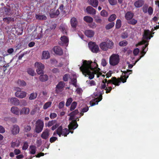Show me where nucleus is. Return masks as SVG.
<instances>
[{
	"label": "nucleus",
	"instance_id": "1",
	"mask_svg": "<svg viewBox=\"0 0 159 159\" xmlns=\"http://www.w3.org/2000/svg\"><path fill=\"white\" fill-rule=\"evenodd\" d=\"M83 65L80 68V70L85 76L86 75H89V78L90 80L93 79L94 75L97 73L94 68L91 66V63L92 61H90L84 60L83 61Z\"/></svg>",
	"mask_w": 159,
	"mask_h": 159
},
{
	"label": "nucleus",
	"instance_id": "2",
	"mask_svg": "<svg viewBox=\"0 0 159 159\" xmlns=\"http://www.w3.org/2000/svg\"><path fill=\"white\" fill-rule=\"evenodd\" d=\"M78 126V125L76 122V120H73L68 126L69 129L65 128L62 129V135L65 137L67 136L70 133V130H74L76 129Z\"/></svg>",
	"mask_w": 159,
	"mask_h": 159
},
{
	"label": "nucleus",
	"instance_id": "3",
	"mask_svg": "<svg viewBox=\"0 0 159 159\" xmlns=\"http://www.w3.org/2000/svg\"><path fill=\"white\" fill-rule=\"evenodd\" d=\"M104 93V91L102 90V91H100L98 94L97 93L95 95L96 98L92 99L90 102V104L91 106H94L95 105L98 104L99 102L102 99V95Z\"/></svg>",
	"mask_w": 159,
	"mask_h": 159
},
{
	"label": "nucleus",
	"instance_id": "4",
	"mask_svg": "<svg viewBox=\"0 0 159 159\" xmlns=\"http://www.w3.org/2000/svg\"><path fill=\"white\" fill-rule=\"evenodd\" d=\"M114 43L112 41H109L107 42H103L99 44L100 48L103 51H107L108 49L113 48Z\"/></svg>",
	"mask_w": 159,
	"mask_h": 159
},
{
	"label": "nucleus",
	"instance_id": "5",
	"mask_svg": "<svg viewBox=\"0 0 159 159\" xmlns=\"http://www.w3.org/2000/svg\"><path fill=\"white\" fill-rule=\"evenodd\" d=\"M121 71L122 72V70ZM132 72V70L129 69L127 70L126 71H123L122 75L120 78H118V79L120 80V82H122L123 83H125L129 75L131 74Z\"/></svg>",
	"mask_w": 159,
	"mask_h": 159
},
{
	"label": "nucleus",
	"instance_id": "6",
	"mask_svg": "<svg viewBox=\"0 0 159 159\" xmlns=\"http://www.w3.org/2000/svg\"><path fill=\"white\" fill-rule=\"evenodd\" d=\"M44 126V123L41 120H38L35 125V131L37 133H40L43 129Z\"/></svg>",
	"mask_w": 159,
	"mask_h": 159
},
{
	"label": "nucleus",
	"instance_id": "7",
	"mask_svg": "<svg viewBox=\"0 0 159 159\" xmlns=\"http://www.w3.org/2000/svg\"><path fill=\"white\" fill-rule=\"evenodd\" d=\"M119 57L117 54H113L110 58L109 63L112 66H116L118 64L119 62Z\"/></svg>",
	"mask_w": 159,
	"mask_h": 159
},
{
	"label": "nucleus",
	"instance_id": "8",
	"mask_svg": "<svg viewBox=\"0 0 159 159\" xmlns=\"http://www.w3.org/2000/svg\"><path fill=\"white\" fill-rule=\"evenodd\" d=\"M154 30V29H152L151 30L152 32H151L148 30H145L144 31L143 34V38L146 40H150L151 38L153 37L152 34H154V32H153Z\"/></svg>",
	"mask_w": 159,
	"mask_h": 159
},
{
	"label": "nucleus",
	"instance_id": "9",
	"mask_svg": "<svg viewBox=\"0 0 159 159\" xmlns=\"http://www.w3.org/2000/svg\"><path fill=\"white\" fill-rule=\"evenodd\" d=\"M90 49L93 53H97L99 51V48L98 45H96L95 42H90L88 43Z\"/></svg>",
	"mask_w": 159,
	"mask_h": 159
},
{
	"label": "nucleus",
	"instance_id": "10",
	"mask_svg": "<svg viewBox=\"0 0 159 159\" xmlns=\"http://www.w3.org/2000/svg\"><path fill=\"white\" fill-rule=\"evenodd\" d=\"M65 85V83L63 81L59 82L55 88V92L58 94L61 92L63 90Z\"/></svg>",
	"mask_w": 159,
	"mask_h": 159
},
{
	"label": "nucleus",
	"instance_id": "11",
	"mask_svg": "<svg viewBox=\"0 0 159 159\" xmlns=\"http://www.w3.org/2000/svg\"><path fill=\"white\" fill-rule=\"evenodd\" d=\"M37 67L36 72L39 75L43 74L44 73L43 70L44 68V65L40 62H37L35 64Z\"/></svg>",
	"mask_w": 159,
	"mask_h": 159
},
{
	"label": "nucleus",
	"instance_id": "12",
	"mask_svg": "<svg viewBox=\"0 0 159 159\" xmlns=\"http://www.w3.org/2000/svg\"><path fill=\"white\" fill-rule=\"evenodd\" d=\"M16 92L15 93V95L16 97L22 98L26 97V93L25 91H22L21 89L19 88H16Z\"/></svg>",
	"mask_w": 159,
	"mask_h": 159
},
{
	"label": "nucleus",
	"instance_id": "13",
	"mask_svg": "<svg viewBox=\"0 0 159 159\" xmlns=\"http://www.w3.org/2000/svg\"><path fill=\"white\" fill-rule=\"evenodd\" d=\"M120 80L116 78L115 77H112L111 80H107V82L106 83L107 86H108L109 84H112L116 86H118L120 85Z\"/></svg>",
	"mask_w": 159,
	"mask_h": 159
},
{
	"label": "nucleus",
	"instance_id": "14",
	"mask_svg": "<svg viewBox=\"0 0 159 159\" xmlns=\"http://www.w3.org/2000/svg\"><path fill=\"white\" fill-rule=\"evenodd\" d=\"M11 130L12 134L16 135L19 133L20 128L18 125H15L11 127Z\"/></svg>",
	"mask_w": 159,
	"mask_h": 159
},
{
	"label": "nucleus",
	"instance_id": "15",
	"mask_svg": "<svg viewBox=\"0 0 159 159\" xmlns=\"http://www.w3.org/2000/svg\"><path fill=\"white\" fill-rule=\"evenodd\" d=\"M53 50L56 54L58 55L61 56L63 54L62 50L59 46H55L53 48Z\"/></svg>",
	"mask_w": 159,
	"mask_h": 159
},
{
	"label": "nucleus",
	"instance_id": "16",
	"mask_svg": "<svg viewBox=\"0 0 159 159\" xmlns=\"http://www.w3.org/2000/svg\"><path fill=\"white\" fill-rule=\"evenodd\" d=\"M49 134V130L47 129L42 132L41 137L43 139H47L48 138Z\"/></svg>",
	"mask_w": 159,
	"mask_h": 159
},
{
	"label": "nucleus",
	"instance_id": "17",
	"mask_svg": "<svg viewBox=\"0 0 159 159\" xmlns=\"http://www.w3.org/2000/svg\"><path fill=\"white\" fill-rule=\"evenodd\" d=\"M11 111L12 113L16 115L19 116L20 114V110L17 107H12L11 109Z\"/></svg>",
	"mask_w": 159,
	"mask_h": 159
},
{
	"label": "nucleus",
	"instance_id": "18",
	"mask_svg": "<svg viewBox=\"0 0 159 159\" xmlns=\"http://www.w3.org/2000/svg\"><path fill=\"white\" fill-rule=\"evenodd\" d=\"M94 32L92 30H86L84 31L85 35L89 38H92L93 37L94 35Z\"/></svg>",
	"mask_w": 159,
	"mask_h": 159
},
{
	"label": "nucleus",
	"instance_id": "19",
	"mask_svg": "<svg viewBox=\"0 0 159 159\" xmlns=\"http://www.w3.org/2000/svg\"><path fill=\"white\" fill-rule=\"evenodd\" d=\"M86 11L88 13L91 15H94L96 14V10L90 6L87 7Z\"/></svg>",
	"mask_w": 159,
	"mask_h": 159
},
{
	"label": "nucleus",
	"instance_id": "20",
	"mask_svg": "<svg viewBox=\"0 0 159 159\" xmlns=\"http://www.w3.org/2000/svg\"><path fill=\"white\" fill-rule=\"evenodd\" d=\"M71 25L73 28H76L78 24L77 19L75 17H73L71 18L70 21Z\"/></svg>",
	"mask_w": 159,
	"mask_h": 159
},
{
	"label": "nucleus",
	"instance_id": "21",
	"mask_svg": "<svg viewBox=\"0 0 159 159\" xmlns=\"http://www.w3.org/2000/svg\"><path fill=\"white\" fill-rule=\"evenodd\" d=\"M60 14V12L58 9L56 11H55L53 9L51 10L50 12L49 13L50 16L52 18L55 17L56 16H58Z\"/></svg>",
	"mask_w": 159,
	"mask_h": 159
},
{
	"label": "nucleus",
	"instance_id": "22",
	"mask_svg": "<svg viewBox=\"0 0 159 159\" xmlns=\"http://www.w3.org/2000/svg\"><path fill=\"white\" fill-rule=\"evenodd\" d=\"M60 39L62 43V45L64 44L68 45L69 41L68 37L65 36H63L61 37Z\"/></svg>",
	"mask_w": 159,
	"mask_h": 159
},
{
	"label": "nucleus",
	"instance_id": "23",
	"mask_svg": "<svg viewBox=\"0 0 159 159\" xmlns=\"http://www.w3.org/2000/svg\"><path fill=\"white\" fill-rule=\"evenodd\" d=\"M11 103L15 106H18L20 104L19 100L16 98H11L10 99Z\"/></svg>",
	"mask_w": 159,
	"mask_h": 159
},
{
	"label": "nucleus",
	"instance_id": "24",
	"mask_svg": "<svg viewBox=\"0 0 159 159\" xmlns=\"http://www.w3.org/2000/svg\"><path fill=\"white\" fill-rule=\"evenodd\" d=\"M144 3V1L143 0H138L135 2L134 6L137 8H139L142 7Z\"/></svg>",
	"mask_w": 159,
	"mask_h": 159
},
{
	"label": "nucleus",
	"instance_id": "25",
	"mask_svg": "<svg viewBox=\"0 0 159 159\" xmlns=\"http://www.w3.org/2000/svg\"><path fill=\"white\" fill-rule=\"evenodd\" d=\"M134 16V14L130 11H128L127 12L125 15V18L128 20L132 19Z\"/></svg>",
	"mask_w": 159,
	"mask_h": 159
},
{
	"label": "nucleus",
	"instance_id": "26",
	"mask_svg": "<svg viewBox=\"0 0 159 159\" xmlns=\"http://www.w3.org/2000/svg\"><path fill=\"white\" fill-rule=\"evenodd\" d=\"M30 109L28 107H24L20 111V115L22 114L27 115L30 112Z\"/></svg>",
	"mask_w": 159,
	"mask_h": 159
},
{
	"label": "nucleus",
	"instance_id": "27",
	"mask_svg": "<svg viewBox=\"0 0 159 159\" xmlns=\"http://www.w3.org/2000/svg\"><path fill=\"white\" fill-rule=\"evenodd\" d=\"M50 57V54L48 51H44L42 54V59H48Z\"/></svg>",
	"mask_w": 159,
	"mask_h": 159
},
{
	"label": "nucleus",
	"instance_id": "28",
	"mask_svg": "<svg viewBox=\"0 0 159 159\" xmlns=\"http://www.w3.org/2000/svg\"><path fill=\"white\" fill-rule=\"evenodd\" d=\"M89 2L90 5L94 7H97L98 5V0H89Z\"/></svg>",
	"mask_w": 159,
	"mask_h": 159
},
{
	"label": "nucleus",
	"instance_id": "29",
	"mask_svg": "<svg viewBox=\"0 0 159 159\" xmlns=\"http://www.w3.org/2000/svg\"><path fill=\"white\" fill-rule=\"evenodd\" d=\"M3 10L6 15H10L11 13V7L9 6L7 7H4Z\"/></svg>",
	"mask_w": 159,
	"mask_h": 159
},
{
	"label": "nucleus",
	"instance_id": "30",
	"mask_svg": "<svg viewBox=\"0 0 159 159\" xmlns=\"http://www.w3.org/2000/svg\"><path fill=\"white\" fill-rule=\"evenodd\" d=\"M39 79L42 82H45L48 80V76L47 75H41L39 77Z\"/></svg>",
	"mask_w": 159,
	"mask_h": 159
},
{
	"label": "nucleus",
	"instance_id": "31",
	"mask_svg": "<svg viewBox=\"0 0 159 159\" xmlns=\"http://www.w3.org/2000/svg\"><path fill=\"white\" fill-rule=\"evenodd\" d=\"M84 20L86 22L88 23H91L93 21V18L89 16H86L84 17Z\"/></svg>",
	"mask_w": 159,
	"mask_h": 159
},
{
	"label": "nucleus",
	"instance_id": "32",
	"mask_svg": "<svg viewBox=\"0 0 159 159\" xmlns=\"http://www.w3.org/2000/svg\"><path fill=\"white\" fill-rule=\"evenodd\" d=\"M3 20L4 22H6L7 24H9L10 22L14 21V18L11 17H7L3 18Z\"/></svg>",
	"mask_w": 159,
	"mask_h": 159
},
{
	"label": "nucleus",
	"instance_id": "33",
	"mask_svg": "<svg viewBox=\"0 0 159 159\" xmlns=\"http://www.w3.org/2000/svg\"><path fill=\"white\" fill-rule=\"evenodd\" d=\"M35 18L36 19L39 20H44L47 19L46 16L43 15H40L38 14H36Z\"/></svg>",
	"mask_w": 159,
	"mask_h": 159
},
{
	"label": "nucleus",
	"instance_id": "34",
	"mask_svg": "<svg viewBox=\"0 0 159 159\" xmlns=\"http://www.w3.org/2000/svg\"><path fill=\"white\" fill-rule=\"evenodd\" d=\"M31 129V126L29 124L25 125L24 127V131L25 132L28 133Z\"/></svg>",
	"mask_w": 159,
	"mask_h": 159
},
{
	"label": "nucleus",
	"instance_id": "35",
	"mask_svg": "<svg viewBox=\"0 0 159 159\" xmlns=\"http://www.w3.org/2000/svg\"><path fill=\"white\" fill-rule=\"evenodd\" d=\"M107 82V79H105L102 81V83L101 84L100 86V89H105L107 87L106 83Z\"/></svg>",
	"mask_w": 159,
	"mask_h": 159
},
{
	"label": "nucleus",
	"instance_id": "36",
	"mask_svg": "<svg viewBox=\"0 0 159 159\" xmlns=\"http://www.w3.org/2000/svg\"><path fill=\"white\" fill-rule=\"evenodd\" d=\"M115 25L114 22H111L107 24L105 26V28L106 30H109L113 27Z\"/></svg>",
	"mask_w": 159,
	"mask_h": 159
},
{
	"label": "nucleus",
	"instance_id": "37",
	"mask_svg": "<svg viewBox=\"0 0 159 159\" xmlns=\"http://www.w3.org/2000/svg\"><path fill=\"white\" fill-rule=\"evenodd\" d=\"M30 153L31 154H34L36 152V147L34 145H31L30 146Z\"/></svg>",
	"mask_w": 159,
	"mask_h": 159
},
{
	"label": "nucleus",
	"instance_id": "38",
	"mask_svg": "<svg viewBox=\"0 0 159 159\" xmlns=\"http://www.w3.org/2000/svg\"><path fill=\"white\" fill-rule=\"evenodd\" d=\"M116 16L115 14L111 15L108 18V20L109 22H112L116 19Z\"/></svg>",
	"mask_w": 159,
	"mask_h": 159
},
{
	"label": "nucleus",
	"instance_id": "39",
	"mask_svg": "<svg viewBox=\"0 0 159 159\" xmlns=\"http://www.w3.org/2000/svg\"><path fill=\"white\" fill-rule=\"evenodd\" d=\"M121 26V21L120 19L117 20L116 24V28L117 29L120 28Z\"/></svg>",
	"mask_w": 159,
	"mask_h": 159
},
{
	"label": "nucleus",
	"instance_id": "40",
	"mask_svg": "<svg viewBox=\"0 0 159 159\" xmlns=\"http://www.w3.org/2000/svg\"><path fill=\"white\" fill-rule=\"evenodd\" d=\"M62 127L61 126L57 129L56 130L57 133L59 137H61L62 134Z\"/></svg>",
	"mask_w": 159,
	"mask_h": 159
},
{
	"label": "nucleus",
	"instance_id": "41",
	"mask_svg": "<svg viewBox=\"0 0 159 159\" xmlns=\"http://www.w3.org/2000/svg\"><path fill=\"white\" fill-rule=\"evenodd\" d=\"M27 71L29 75L32 76H34L35 74L34 71V70L33 69L31 68H28L27 69Z\"/></svg>",
	"mask_w": 159,
	"mask_h": 159
},
{
	"label": "nucleus",
	"instance_id": "42",
	"mask_svg": "<svg viewBox=\"0 0 159 159\" xmlns=\"http://www.w3.org/2000/svg\"><path fill=\"white\" fill-rule=\"evenodd\" d=\"M128 20V23L132 25H135L137 23V20L134 18H132Z\"/></svg>",
	"mask_w": 159,
	"mask_h": 159
},
{
	"label": "nucleus",
	"instance_id": "43",
	"mask_svg": "<svg viewBox=\"0 0 159 159\" xmlns=\"http://www.w3.org/2000/svg\"><path fill=\"white\" fill-rule=\"evenodd\" d=\"M77 103L76 102H73L71 104L70 107V111H72L74 110L77 106Z\"/></svg>",
	"mask_w": 159,
	"mask_h": 159
},
{
	"label": "nucleus",
	"instance_id": "44",
	"mask_svg": "<svg viewBox=\"0 0 159 159\" xmlns=\"http://www.w3.org/2000/svg\"><path fill=\"white\" fill-rule=\"evenodd\" d=\"M37 96V93H32L30 95L29 98L30 100H33L36 98Z\"/></svg>",
	"mask_w": 159,
	"mask_h": 159
},
{
	"label": "nucleus",
	"instance_id": "45",
	"mask_svg": "<svg viewBox=\"0 0 159 159\" xmlns=\"http://www.w3.org/2000/svg\"><path fill=\"white\" fill-rule=\"evenodd\" d=\"M18 84L20 86H25L26 85V83L23 80H18L17 81Z\"/></svg>",
	"mask_w": 159,
	"mask_h": 159
},
{
	"label": "nucleus",
	"instance_id": "46",
	"mask_svg": "<svg viewBox=\"0 0 159 159\" xmlns=\"http://www.w3.org/2000/svg\"><path fill=\"white\" fill-rule=\"evenodd\" d=\"M52 104V102H48L46 103L43 106V108L44 109H46L48 108Z\"/></svg>",
	"mask_w": 159,
	"mask_h": 159
},
{
	"label": "nucleus",
	"instance_id": "47",
	"mask_svg": "<svg viewBox=\"0 0 159 159\" xmlns=\"http://www.w3.org/2000/svg\"><path fill=\"white\" fill-rule=\"evenodd\" d=\"M72 101L73 99L72 98H68L66 102V107L69 106L70 105L71 103L72 102Z\"/></svg>",
	"mask_w": 159,
	"mask_h": 159
},
{
	"label": "nucleus",
	"instance_id": "48",
	"mask_svg": "<svg viewBox=\"0 0 159 159\" xmlns=\"http://www.w3.org/2000/svg\"><path fill=\"white\" fill-rule=\"evenodd\" d=\"M101 15L103 17H107L108 15V12L105 10H102L100 12Z\"/></svg>",
	"mask_w": 159,
	"mask_h": 159
},
{
	"label": "nucleus",
	"instance_id": "49",
	"mask_svg": "<svg viewBox=\"0 0 159 159\" xmlns=\"http://www.w3.org/2000/svg\"><path fill=\"white\" fill-rule=\"evenodd\" d=\"M128 44V42L126 41H123L120 42L119 43V45L120 46H125Z\"/></svg>",
	"mask_w": 159,
	"mask_h": 159
},
{
	"label": "nucleus",
	"instance_id": "50",
	"mask_svg": "<svg viewBox=\"0 0 159 159\" xmlns=\"http://www.w3.org/2000/svg\"><path fill=\"white\" fill-rule=\"evenodd\" d=\"M70 75L68 74H65L63 76V80L65 82L67 81L68 80V79L70 77Z\"/></svg>",
	"mask_w": 159,
	"mask_h": 159
},
{
	"label": "nucleus",
	"instance_id": "51",
	"mask_svg": "<svg viewBox=\"0 0 159 159\" xmlns=\"http://www.w3.org/2000/svg\"><path fill=\"white\" fill-rule=\"evenodd\" d=\"M59 29L63 34H64L65 33L66 34V30L65 29V27L63 25H60L59 27Z\"/></svg>",
	"mask_w": 159,
	"mask_h": 159
},
{
	"label": "nucleus",
	"instance_id": "52",
	"mask_svg": "<svg viewBox=\"0 0 159 159\" xmlns=\"http://www.w3.org/2000/svg\"><path fill=\"white\" fill-rule=\"evenodd\" d=\"M77 81V79L75 78H73L71 79V82L72 83V85L75 87L76 86Z\"/></svg>",
	"mask_w": 159,
	"mask_h": 159
},
{
	"label": "nucleus",
	"instance_id": "53",
	"mask_svg": "<svg viewBox=\"0 0 159 159\" xmlns=\"http://www.w3.org/2000/svg\"><path fill=\"white\" fill-rule=\"evenodd\" d=\"M148 6L147 5H145L142 8L143 12L144 13H147L148 12Z\"/></svg>",
	"mask_w": 159,
	"mask_h": 159
},
{
	"label": "nucleus",
	"instance_id": "54",
	"mask_svg": "<svg viewBox=\"0 0 159 159\" xmlns=\"http://www.w3.org/2000/svg\"><path fill=\"white\" fill-rule=\"evenodd\" d=\"M112 89V87L111 86L109 87L107 86L105 89V90H106V93H110Z\"/></svg>",
	"mask_w": 159,
	"mask_h": 159
},
{
	"label": "nucleus",
	"instance_id": "55",
	"mask_svg": "<svg viewBox=\"0 0 159 159\" xmlns=\"http://www.w3.org/2000/svg\"><path fill=\"white\" fill-rule=\"evenodd\" d=\"M28 143L27 142H25L24 143L23 146L22 147V149L23 150H26L28 147Z\"/></svg>",
	"mask_w": 159,
	"mask_h": 159
},
{
	"label": "nucleus",
	"instance_id": "56",
	"mask_svg": "<svg viewBox=\"0 0 159 159\" xmlns=\"http://www.w3.org/2000/svg\"><path fill=\"white\" fill-rule=\"evenodd\" d=\"M148 12L149 15H152L153 12V9L151 7H149L148 10Z\"/></svg>",
	"mask_w": 159,
	"mask_h": 159
},
{
	"label": "nucleus",
	"instance_id": "57",
	"mask_svg": "<svg viewBox=\"0 0 159 159\" xmlns=\"http://www.w3.org/2000/svg\"><path fill=\"white\" fill-rule=\"evenodd\" d=\"M139 52V49L138 48H136L134 49L133 51V53L134 56H136L138 55Z\"/></svg>",
	"mask_w": 159,
	"mask_h": 159
},
{
	"label": "nucleus",
	"instance_id": "58",
	"mask_svg": "<svg viewBox=\"0 0 159 159\" xmlns=\"http://www.w3.org/2000/svg\"><path fill=\"white\" fill-rule=\"evenodd\" d=\"M95 21L97 23H101L102 21V20L100 17L98 16L95 17Z\"/></svg>",
	"mask_w": 159,
	"mask_h": 159
},
{
	"label": "nucleus",
	"instance_id": "59",
	"mask_svg": "<svg viewBox=\"0 0 159 159\" xmlns=\"http://www.w3.org/2000/svg\"><path fill=\"white\" fill-rule=\"evenodd\" d=\"M57 140V138L55 137H51L50 139V142L51 143L54 142L56 140Z\"/></svg>",
	"mask_w": 159,
	"mask_h": 159
},
{
	"label": "nucleus",
	"instance_id": "60",
	"mask_svg": "<svg viewBox=\"0 0 159 159\" xmlns=\"http://www.w3.org/2000/svg\"><path fill=\"white\" fill-rule=\"evenodd\" d=\"M108 1L110 4L112 5H115L117 3L116 0H108Z\"/></svg>",
	"mask_w": 159,
	"mask_h": 159
},
{
	"label": "nucleus",
	"instance_id": "61",
	"mask_svg": "<svg viewBox=\"0 0 159 159\" xmlns=\"http://www.w3.org/2000/svg\"><path fill=\"white\" fill-rule=\"evenodd\" d=\"M95 70H96L97 72V73L96 74H97V77L98 78L99 77L100 75H102V73L99 72L100 70V68H98V66L96 68V69H95Z\"/></svg>",
	"mask_w": 159,
	"mask_h": 159
},
{
	"label": "nucleus",
	"instance_id": "62",
	"mask_svg": "<svg viewBox=\"0 0 159 159\" xmlns=\"http://www.w3.org/2000/svg\"><path fill=\"white\" fill-rule=\"evenodd\" d=\"M57 116V115L56 113H51L50 115V117L51 119H53Z\"/></svg>",
	"mask_w": 159,
	"mask_h": 159
},
{
	"label": "nucleus",
	"instance_id": "63",
	"mask_svg": "<svg viewBox=\"0 0 159 159\" xmlns=\"http://www.w3.org/2000/svg\"><path fill=\"white\" fill-rule=\"evenodd\" d=\"M79 113V111H78V110L77 109H76L70 113V115H71L74 116H75V115H77Z\"/></svg>",
	"mask_w": 159,
	"mask_h": 159
},
{
	"label": "nucleus",
	"instance_id": "64",
	"mask_svg": "<svg viewBox=\"0 0 159 159\" xmlns=\"http://www.w3.org/2000/svg\"><path fill=\"white\" fill-rule=\"evenodd\" d=\"M65 105V102L64 101H62L61 102H60L58 105L59 108V109H61L62 108H63Z\"/></svg>",
	"mask_w": 159,
	"mask_h": 159
}]
</instances>
